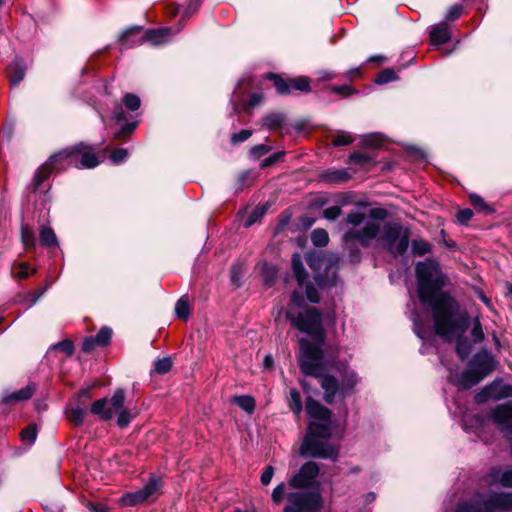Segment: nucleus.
Listing matches in <instances>:
<instances>
[{"label":"nucleus","mask_w":512,"mask_h":512,"mask_svg":"<svg viewBox=\"0 0 512 512\" xmlns=\"http://www.w3.org/2000/svg\"><path fill=\"white\" fill-rule=\"evenodd\" d=\"M417 295L421 305L431 311L435 333L451 338L463 330L459 304L449 292L442 291L448 279L439 263L433 259L418 262L416 267Z\"/></svg>","instance_id":"nucleus-1"},{"label":"nucleus","mask_w":512,"mask_h":512,"mask_svg":"<svg viewBox=\"0 0 512 512\" xmlns=\"http://www.w3.org/2000/svg\"><path fill=\"white\" fill-rule=\"evenodd\" d=\"M300 369L304 375L316 377L324 390V401L334 402L337 395L345 398L358 383L356 373L344 365L336 366L335 357H325L318 346L303 344Z\"/></svg>","instance_id":"nucleus-2"},{"label":"nucleus","mask_w":512,"mask_h":512,"mask_svg":"<svg viewBox=\"0 0 512 512\" xmlns=\"http://www.w3.org/2000/svg\"><path fill=\"white\" fill-rule=\"evenodd\" d=\"M306 413L312 419L300 447V454L313 458L332 459L337 448L330 443L332 435L331 411L311 397L306 399Z\"/></svg>","instance_id":"nucleus-3"},{"label":"nucleus","mask_w":512,"mask_h":512,"mask_svg":"<svg viewBox=\"0 0 512 512\" xmlns=\"http://www.w3.org/2000/svg\"><path fill=\"white\" fill-rule=\"evenodd\" d=\"M294 308H296V306H293L292 304L289 305V308L286 311V318L290 321L293 328L305 333L314 340V343L305 339L300 340L299 358L301 357L304 343L318 346L320 351L323 353L322 346L325 341V329L323 326L322 313L316 308L300 307V310L297 312Z\"/></svg>","instance_id":"nucleus-4"},{"label":"nucleus","mask_w":512,"mask_h":512,"mask_svg":"<svg viewBox=\"0 0 512 512\" xmlns=\"http://www.w3.org/2000/svg\"><path fill=\"white\" fill-rule=\"evenodd\" d=\"M365 218L366 215L359 211H351L347 214L344 224L351 227L342 236L345 245L351 246L357 243L364 248H368L371 242L377 238L381 230L380 224L375 221H367L363 227H360Z\"/></svg>","instance_id":"nucleus-5"},{"label":"nucleus","mask_w":512,"mask_h":512,"mask_svg":"<svg viewBox=\"0 0 512 512\" xmlns=\"http://www.w3.org/2000/svg\"><path fill=\"white\" fill-rule=\"evenodd\" d=\"M456 512H512V492L491 491L477 494L473 501L459 502Z\"/></svg>","instance_id":"nucleus-6"},{"label":"nucleus","mask_w":512,"mask_h":512,"mask_svg":"<svg viewBox=\"0 0 512 512\" xmlns=\"http://www.w3.org/2000/svg\"><path fill=\"white\" fill-rule=\"evenodd\" d=\"M496 364L490 352L481 350L469 361L468 368L460 374L456 384L464 389L471 388L493 372Z\"/></svg>","instance_id":"nucleus-7"},{"label":"nucleus","mask_w":512,"mask_h":512,"mask_svg":"<svg viewBox=\"0 0 512 512\" xmlns=\"http://www.w3.org/2000/svg\"><path fill=\"white\" fill-rule=\"evenodd\" d=\"M181 27H161L157 29H149L143 32L141 26H132L127 28L120 36L119 42L124 48H131L136 45H140L143 42H150L153 45H159L165 43L171 39V37L179 33Z\"/></svg>","instance_id":"nucleus-8"},{"label":"nucleus","mask_w":512,"mask_h":512,"mask_svg":"<svg viewBox=\"0 0 512 512\" xmlns=\"http://www.w3.org/2000/svg\"><path fill=\"white\" fill-rule=\"evenodd\" d=\"M410 233L399 223H386L380 239L384 247L394 256L403 255L409 246Z\"/></svg>","instance_id":"nucleus-9"},{"label":"nucleus","mask_w":512,"mask_h":512,"mask_svg":"<svg viewBox=\"0 0 512 512\" xmlns=\"http://www.w3.org/2000/svg\"><path fill=\"white\" fill-rule=\"evenodd\" d=\"M125 391L117 389L110 399L102 398L94 401L91 405V413L98 416L102 421H110L114 413L118 414L125 407Z\"/></svg>","instance_id":"nucleus-10"},{"label":"nucleus","mask_w":512,"mask_h":512,"mask_svg":"<svg viewBox=\"0 0 512 512\" xmlns=\"http://www.w3.org/2000/svg\"><path fill=\"white\" fill-rule=\"evenodd\" d=\"M289 505L283 512H317L322 507V497L318 491L293 492L287 494Z\"/></svg>","instance_id":"nucleus-11"},{"label":"nucleus","mask_w":512,"mask_h":512,"mask_svg":"<svg viewBox=\"0 0 512 512\" xmlns=\"http://www.w3.org/2000/svg\"><path fill=\"white\" fill-rule=\"evenodd\" d=\"M320 468L317 463L309 461L301 466L288 481V485L294 489H309L317 486V478Z\"/></svg>","instance_id":"nucleus-12"},{"label":"nucleus","mask_w":512,"mask_h":512,"mask_svg":"<svg viewBox=\"0 0 512 512\" xmlns=\"http://www.w3.org/2000/svg\"><path fill=\"white\" fill-rule=\"evenodd\" d=\"M159 489L160 481L156 478H151L142 489L124 494L120 498V502L123 506H135L151 498Z\"/></svg>","instance_id":"nucleus-13"},{"label":"nucleus","mask_w":512,"mask_h":512,"mask_svg":"<svg viewBox=\"0 0 512 512\" xmlns=\"http://www.w3.org/2000/svg\"><path fill=\"white\" fill-rule=\"evenodd\" d=\"M83 148L82 144H76L71 147L64 148L59 152L51 155L48 162L54 167L56 171H61L76 163V158Z\"/></svg>","instance_id":"nucleus-14"},{"label":"nucleus","mask_w":512,"mask_h":512,"mask_svg":"<svg viewBox=\"0 0 512 512\" xmlns=\"http://www.w3.org/2000/svg\"><path fill=\"white\" fill-rule=\"evenodd\" d=\"M486 479L490 486L512 488V467L493 466L486 474Z\"/></svg>","instance_id":"nucleus-15"},{"label":"nucleus","mask_w":512,"mask_h":512,"mask_svg":"<svg viewBox=\"0 0 512 512\" xmlns=\"http://www.w3.org/2000/svg\"><path fill=\"white\" fill-rule=\"evenodd\" d=\"M303 292L306 295V298L311 303H318L320 300L319 292L317 288L307 280L302 287H299L298 290L294 291L291 295V303L293 306L300 308L303 306L304 299L302 297Z\"/></svg>","instance_id":"nucleus-16"},{"label":"nucleus","mask_w":512,"mask_h":512,"mask_svg":"<svg viewBox=\"0 0 512 512\" xmlns=\"http://www.w3.org/2000/svg\"><path fill=\"white\" fill-rule=\"evenodd\" d=\"M493 421L502 426L505 432L506 427L512 425V403L507 402L496 406L491 413Z\"/></svg>","instance_id":"nucleus-17"},{"label":"nucleus","mask_w":512,"mask_h":512,"mask_svg":"<svg viewBox=\"0 0 512 512\" xmlns=\"http://www.w3.org/2000/svg\"><path fill=\"white\" fill-rule=\"evenodd\" d=\"M79 144H82L83 148L79 153V157L76 158V163H73V166L78 169H91L96 167L99 164V161L96 154L92 152V147L84 142H80Z\"/></svg>","instance_id":"nucleus-18"},{"label":"nucleus","mask_w":512,"mask_h":512,"mask_svg":"<svg viewBox=\"0 0 512 512\" xmlns=\"http://www.w3.org/2000/svg\"><path fill=\"white\" fill-rule=\"evenodd\" d=\"M459 314L463 317V321H464L463 330H461V332L457 333L455 336H453L451 338H446L443 336H441V337L448 342H451L454 339H457L456 352H457L458 356L462 360H464L468 357V355L471 352V344L468 342L467 339H465L461 336L463 334V332L465 331V328L467 325V315L465 313H461L460 311H459Z\"/></svg>","instance_id":"nucleus-19"},{"label":"nucleus","mask_w":512,"mask_h":512,"mask_svg":"<svg viewBox=\"0 0 512 512\" xmlns=\"http://www.w3.org/2000/svg\"><path fill=\"white\" fill-rule=\"evenodd\" d=\"M27 66L20 58H15L8 66L7 73L12 86H17L25 77Z\"/></svg>","instance_id":"nucleus-20"},{"label":"nucleus","mask_w":512,"mask_h":512,"mask_svg":"<svg viewBox=\"0 0 512 512\" xmlns=\"http://www.w3.org/2000/svg\"><path fill=\"white\" fill-rule=\"evenodd\" d=\"M487 391L490 392L493 400H501L512 397V385L504 384L502 380H494L487 385Z\"/></svg>","instance_id":"nucleus-21"},{"label":"nucleus","mask_w":512,"mask_h":512,"mask_svg":"<svg viewBox=\"0 0 512 512\" xmlns=\"http://www.w3.org/2000/svg\"><path fill=\"white\" fill-rule=\"evenodd\" d=\"M321 180L329 184H341L347 182L351 175L347 169H328L321 174Z\"/></svg>","instance_id":"nucleus-22"},{"label":"nucleus","mask_w":512,"mask_h":512,"mask_svg":"<svg viewBox=\"0 0 512 512\" xmlns=\"http://www.w3.org/2000/svg\"><path fill=\"white\" fill-rule=\"evenodd\" d=\"M431 44L435 46L442 45L450 40V31L446 23H440L431 28L430 31Z\"/></svg>","instance_id":"nucleus-23"},{"label":"nucleus","mask_w":512,"mask_h":512,"mask_svg":"<svg viewBox=\"0 0 512 512\" xmlns=\"http://www.w3.org/2000/svg\"><path fill=\"white\" fill-rule=\"evenodd\" d=\"M35 390L36 387L34 384L27 385L26 387L16 392L5 394L2 398V402L5 404H9L12 402L28 400L33 396Z\"/></svg>","instance_id":"nucleus-24"},{"label":"nucleus","mask_w":512,"mask_h":512,"mask_svg":"<svg viewBox=\"0 0 512 512\" xmlns=\"http://www.w3.org/2000/svg\"><path fill=\"white\" fill-rule=\"evenodd\" d=\"M56 170L54 167L47 161L45 162L39 169L36 171L33 185L34 190H38L41 185L52 175Z\"/></svg>","instance_id":"nucleus-25"},{"label":"nucleus","mask_w":512,"mask_h":512,"mask_svg":"<svg viewBox=\"0 0 512 512\" xmlns=\"http://www.w3.org/2000/svg\"><path fill=\"white\" fill-rule=\"evenodd\" d=\"M292 269L297 279L298 287H302L305 283V280H307L308 274L304 268L301 256L299 254H294L292 257Z\"/></svg>","instance_id":"nucleus-26"},{"label":"nucleus","mask_w":512,"mask_h":512,"mask_svg":"<svg viewBox=\"0 0 512 512\" xmlns=\"http://www.w3.org/2000/svg\"><path fill=\"white\" fill-rule=\"evenodd\" d=\"M86 415V409L84 406L77 404L75 406H71L67 410V418L74 425H81L84 421Z\"/></svg>","instance_id":"nucleus-27"},{"label":"nucleus","mask_w":512,"mask_h":512,"mask_svg":"<svg viewBox=\"0 0 512 512\" xmlns=\"http://www.w3.org/2000/svg\"><path fill=\"white\" fill-rule=\"evenodd\" d=\"M288 405L290 410L296 415L299 416L303 410L302 398L299 391L295 388H291L289 391V400Z\"/></svg>","instance_id":"nucleus-28"},{"label":"nucleus","mask_w":512,"mask_h":512,"mask_svg":"<svg viewBox=\"0 0 512 512\" xmlns=\"http://www.w3.org/2000/svg\"><path fill=\"white\" fill-rule=\"evenodd\" d=\"M267 78L273 82L278 93L282 95L290 93L289 78L285 79L273 73L268 74Z\"/></svg>","instance_id":"nucleus-29"},{"label":"nucleus","mask_w":512,"mask_h":512,"mask_svg":"<svg viewBox=\"0 0 512 512\" xmlns=\"http://www.w3.org/2000/svg\"><path fill=\"white\" fill-rule=\"evenodd\" d=\"M233 403L249 414H252L255 410V399L249 395L235 396Z\"/></svg>","instance_id":"nucleus-30"},{"label":"nucleus","mask_w":512,"mask_h":512,"mask_svg":"<svg viewBox=\"0 0 512 512\" xmlns=\"http://www.w3.org/2000/svg\"><path fill=\"white\" fill-rule=\"evenodd\" d=\"M40 241L42 245L46 247H56L58 246L57 237L50 227H42L40 231Z\"/></svg>","instance_id":"nucleus-31"},{"label":"nucleus","mask_w":512,"mask_h":512,"mask_svg":"<svg viewBox=\"0 0 512 512\" xmlns=\"http://www.w3.org/2000/svg\"><path fill=\"white\" fill-rule=\"evenodd\" d=\"M284 119L282 114L272 113L263 118V125L269 130H277L282 126Z\"/></svg>","instance_id":"nucleus-32"},{"label":"nucleus","mask_w":512,"mask_h":512,"mask_svg":"<svg viewBox=\"0 0 512 512\" xmlns=\"http://www.w3.org/2000/svg\"><path fill=\"white\" fill-rule=\"evenodd\" d=\"M35 271L36 270L34 268H30L27 263L21 262L13 265L11 274L14 278L25 279L29 275L35 273Z\"/></svg>","instance_id":"nucleus-33"},{"label":"nucleus","mask_w":512,"mask_h":512,"mask_svg":"<svg viewBox=\"0 0 512 512\" xmlns=\"http://www.w3.org/2000/svg\"><path fill=\"white\" fill-rule=\"evenodd\" d=\"M349 162L367 167L374 164V157L368 153L354 152L349 156Z\"/></svg>","instance_id":"nucleus-34"},{"label":"nucleus","mask_w":512,"mask_h":512,"mask_svg":"<svg viewBox=\"0 0 512 512\" xmlns=\"http://www.w3.org/2000/svg\"><path fill=\"white\" fill-rule=\"evenodd\" d=\"M290 84V92L292 90H297L301 92H309L310 91V80L308 77L300 76L297 78H289Z\"/></svg>","instance_id":"nucleus-35"},{"label":"nucleus","mask_w":512,"mask_h":512,"mask_svg":"<svg viewBox=\"0 0 512 512\" xmlns=\"http://www.w3.org/2000/svg\"><path fill=\"white\" fill-rule=\"evenodd\" d=\"M311 241L315 246L324 247L329 242V235L325 229L317 228L311 233Z\"/></svg>","instance_id":"nucleus-36"},{"label":"nucleus","mask_w":512,"mask_h":512,"mask_svg":"<svg viewBox=\"0 0 512 512\" xmlns=\"http://www.w3.org/2000/svg\"><path fill=\"white\" fill-rule=\"evenodd\" d=\"M175 313L181 319H187L190 313V306L187 296H182L175 305Z\"/></svg>","instance_id":"nucleus-37"},{"label":"nucleus","mask_w":512,"mask_h":512,"mask_svg":"<svg viewBox=\"0 0 512 512\" xmlns=\"http://www.w3.org/2000/svg\"><path fill=\"white\" fill-rule=\"evenodd\" d=\"M117 415V425L120 428L127 427L131 423V421L136 417V413H134L127 407L124 410H121V412H119Z\"/></svg>","instance_id":"nucleus-38"},{"label":"nucleus","mask_w":512,"mask_h":512,"mask_svg":"<svg viewBox=\"0 0 512 512\" xmlns=\"http://www.w3.org/2000/svg\"><path fill=\"white\" fill-rule=\"evenodd\" d=\"M93 337L99 346L104 347L111 341L112 330L109 327H103L100 329L97 335Z\"/></svg>","instance_id":"nucleus-39"},{"label":"nucleus","mask_w":512,"mask_h":512,"mask_svg":"<svg viewBox=\"0 0 512 512\" xmlns=\"http://www.w3.org/2000/svg\"><path fill=\"white\" fill-rule=\"evenodd\" d=\"M431 245L425 240H414L412 242V252L414 255L423 256L429 253Z\"/></svg>","instance_id":"nucleus-40"},{"label":"nucleus","mask_w":512,"mask_h":512,"mask_svg":"<svg viewBox=\"0 0 512 512\" xmlns=\"http://www.w3.org/2000/svg\"><path fill=\"white\" fill-rule=\"evenodd\" d=\"M172 367V361L169 357L158 359L154 363V372L163 375L170 371Z\"/></svg>","instance_id":"nucleus-41"},{"label":"nucleus","mask_w":512,"mask_h":512,"mask_svg":"<svg viewBox=\"0 0 512 512\" xmlns=\"http://www.w3.org/2000/svg\"><path fill=\"white\" fill-rule=\"evenodd\" d=\"M123 104L130 111H136L140 107V98L132 93H126L123 96Z\"/></svg>","instance_id":"nucleus-42"},{"label":"nucleus","mask_w":512,"mask_h":512,"mask_svg":"<svg viewBox=\"0 0 512 512\" xmlns=\"http://www.w3.org/2000/svg\"><path fill=\"white\" fill-rule=\"evenodd\" d=\"M471 337L474 343H480L484 340V332L479 317H476L473 321Z\"/></svg>","instance_id":"nucleus-43"},{"label":"nucleus","mask_w":512,"mask_h":512,"mask_svg":"<svg viewBox=\"0 0 512 512\" xmlns=\"http://www.w3.org/2000/svg\"><path fill=\"white\" fill-rule=\"evenodd\" d=\"M396 79L397 75L395 71H393L392 69H384L377 75L375 82L377 84L383 85L392 82Z\"/></svg>","instance_id":"nucleus-44"},{"label":"nucleus","mask_w":512,"mask_h":512,"mask_svg":"<svg viewBox=\"0 0 512 512\" xmlns=\"http://www.w3.org/2000/svg\"><path fill=\"white\" fill-rule=\"evenodd\" d=\"M37 437V431L35 425H29L24 428L21 432L22 441L27 444H32L35 442Z\"/></svg>","instance_id":"nucleus-45"},{"label":"nucleus","mask_w":512,"mask_h":512,"mask_svg":"<svg viewBox=\"0 0 512 512\" xmlns=\"http://www.w3.org/2000/svg\"><path fill=\"white\" fill-rule=\"evenodd\" d=\"M470 202L474 206V208L478 210L487 211L489 213L493 212V209H491L484 201V199L477 195V194H471L470 195Z\"/></svg>","instance_id":"nucleus-46"},{"label":"nucleus","mask_w":512,"mask_h":512,"mask_svg":"<svg viewBox=\"0 0 512 512\" xmlns=\"http://www.w3.org/2000/svg\"><path fill=\"white\" fill-rule=\"evenodd\" d=\"M342 213L341 207L339 206H331L323 210L322 216L323 218L334 221L336 220Z\"/></svg>","instance_id":"nucleus-47"},{"label":"nucleus","mask_w":512,"mask_h":512,"mask_svg":"<svg viewBox=\"0 0 512 512\" xmlns=\"http://www.w3.org/2000/svg\"><path fill=\"white\" fill-rule=\"evenodd\" d=\"M353 142V137L347 133H340L333 137L332 144L336 147L346 146Z\"/></svg>","instance_id":"nucleus-48"},{"label":"nucleus","mask_w":512,"mask_h":512,"mask_svg":"<svg viewBox=\"0 0 512 512\" xmlns=\"http://www.w3.org/2000/svg\"><path fill=\"white\" fill-rule=\"evenodd\" d=\"M252 136V130L243 129L238 133H234L231 135L232 144H240L246 140H248Z\"/></svg>","instance_id":"nucleus-49"},{"label":"nucleus","mask_w":512,"mask_h":512,"mask_svg":"<svg viewBox=\"0 0 512 512\" xmlns=\"http://www.w3.org/2000/svg\"><path fill=\"white\" fill-rule=\"evenodd\" d=\"M285 495V484L280 483L273 489L271 498L275 504H279L283 501Z\"/></svg>","instance_id":"nucleus-50"},{"label":"nucleus","mask_w":512,"mask_h":512,"mask_svg":"<svg viewBox=\"0 0 512 512\" xmlns=\"http://www.w3.org/2000/svg\"><path fill=\"white\" fill-rule=\"evenodd\" d=\"M128 156V151L124 148H118V149H115L111 155H110V159L113 163L115 164H119L121 162H123Z\"/></svg>","instance_id":"nucleus-51"},{"label":"nucleus","mask_w":512,"mask_h":512,"mask_svg":"<svg viewBox=\"0 0 512 512\" xmlns=\"http://www.w3.org/2000/svg\"><path fill=\"white\" fill-rule=\"evenodd\" d=\"M91 399V387L88 386L86 388L81 389L76 394V401L77 404H80L82 406L86 405V402Z\"/></svg>","instance_id":"nucleus-52"},{"label":"nucleus","mask_w":512,"mask_h":512,"mask_svg":"<svg viewBox=\"0 0 512 512\" xmlns=\"http://www.w3.org/2000/svg\"><path fill=\"white\" fill-rule=\"evenodd\" d=\"M263 274L264 280L267 285H272L274 282V278L276 275L275 269L272 266H269L267 263L263 264Z\"/></svg>","instance_id":"nucleus-53"},{"label":"nucleus","mask_w":512,"mask_h":512,"mask_svg":"<svg viewBox=\"0 0 512 512\" xmlns=\"http://www.w3.org/2000/svg\"><path fill=\"white\" fill-rule=\"evenodd\" d=\"M54 348L63 351L68 356L72 355V353L74 351V345H73L72 341H70V340H63V341L55 344Z\"/></svg>","instance_id":"nucleus-54"},{"label":"nucleus","mask_w":512,"mask_h":512,"mask_svg":"<svg viewBox=\"0 0 512 512\" xmlns=\"http://www.w3.org/2000/svg\"><path fill=\"white\" fill-rule=\"evenodd\" d=\"M462 10H463V8L459 4H455V5L451 6L447 11L446 19L449 21L456 20L462 14Z\"/></svg>","instance_id":"nucleus-55"},{"label":"nucleus","mask_w":512,"mask_h":512,"mask_svg":"<svg viewBox=\"0 0 512 512\" xmlns=\"http://www.w3.org/2000/svg\"><path fill=\"white\" fill-rule=\"evenodd\" d=\"M456 217L460 224H466L473 217V211L468 208L459 210Z\"/></svg>","instance_id":"nucleus-56"},{"label":"nucleus","mask_w":512,"mask_h":512,"mask_svg":"<svg viewBox=\"0 0 512 512\" xmlns=\"http://www.w3.org/2000/svg\"><path fill=\"white\" fill-rule=\"evenodd\" d=\"M264 213V208H256L247 218L245 226L250 227L251 225H253L259 218L263 216Z\"/></svg>","instance_id":"nucleus-57"},{"label":"nucleus","mask_w":512,"mask_h":512,"mask_svg":"<svg viewBox=\"0 0 512 512\" xmlns=\"http://www.w3.org/2000/svg\"><path fill=\"white\" fill-rule=\"evenodd\" d=\"M284 155V152H275L274 154L268 156L267 158H265L262 163H261V167L262 168H266V167H269L273 164H275L276 162H278L282 156Z\"/></svg>","instance_id":"nucleus-58"},{"label":"nucleus","mask_w":512,"mask_h":512,"mask_svg":"<svg viewBox=\"0 0 512 512\" xmlns=\"http://www.w3.org/2000/svg\"><path fill=\"white\" fill-rule=\"evenodd\" d=\"M98 345V343L94 340V337H87L84 339L82 343V351L85 353L92 352Z\"/></svg>","instance_id":"nucleus-59"},{"label":"nucleus","mask_w":512,"mask_h":512,"mask_svg":"<svg viewBox=\"0 0 512 512\" xmlns=\"http://www.w3.org/2000/svg\"><path fill=\"white\" fill-rule=\"evenodd\" d=\"M331 91L334 94H340V95H343V96H347V95H350V94L356 92L355 90H353L348 85L332 86L331 87Z\"/></svg>","instance_id":"nucleus-60"},{"label":"nucleus","mask_w":512,"mask_h":512,"mask_svg":"<svg viewBox=\"0 0 512 512\" xmlns=\"http://www.w3.org/2000/svg\"><path fill=\"white\" fill-rule=\"evenodd\" d=\"M270 150H271V147H269L265 144H259V145L254 146L251 149V154L258 158V157H261V156L267 154Z\"/></svg>","instance_id":"nucleus-61"},{"label":"nucleus","mask_w":512,"mask_h":512,"mask_svg":"<svg viewBox=\"0 0 512 512\" xmlns=\"http://www.w3.org/2000/svg\"><path fill=\"white\" fill-rule=\"evenodd\" d=\"M273 474H274L273 467L267 466L261 475V478H260L261 483L265 486L268 485L272 480Z\"/></svg>","instance_id":"nucleus-62"},{"label":"nucleus","mask_w":512,"mask_h":512,"mask_svg":"<svg viewBox=\"0 0 512 512\" xmlns=\"http://www.w3.org/2000/svg\"><path fill=\"white\" fill-rule=\"evenodd\" d=\"M363 144L366 146L377 147L381 144L379 135L372 134L368 135L363 139Z\"/></svg>","instance_id":"nucleus-63"},{"label":"nucleus","mask_w":512,"mask_h":512,"mask_svg":"<svg viewBox=\"0 0 512 512\" xmlns=\"http://www.w3.org/2000/svg\"><path fill=\"white\" fill-rule=\"evenodd\" d=\"M198 6H199V0H189V5L187 8L184 9V11L182 13V17L187 18L190 15H192L196 11Z\"/></svg>","instance_id":"nucleus-64"}]
</instances>
